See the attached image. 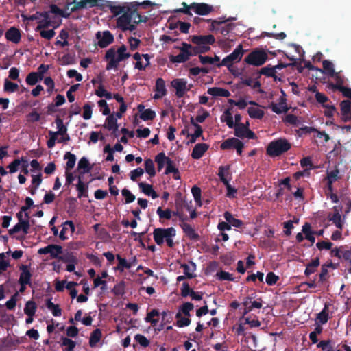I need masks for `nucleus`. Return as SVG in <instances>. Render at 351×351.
<instances>
[{
    "instance_id": "nucleus-15",
    "label": "nucleus",
    "mask_w": 351,
    "mask_h": 351,
    "mask_svg": "<svg viewBox=\"0 0 351 351\" xmlns=\"http://www.w3.org/2000/svg\"><path fill=\"white\" fill-rule=\"evenodd\" d=\"M180 226L185 235L191 241H198L200 239L199 235L195 232V229L187 223H182Z\"/></svg>"
},
{
    "instance_id": "nucleus-27",
    "label": "nucleus",
    "mask_w": 351,
    "mask_h": 351,
    "mask_svg": "<svg viewBox=\"0 0 351 351\" xmlns=\"http://www.w3.org/2000/svg\"><path fill=\"white\" fill-rule=\"evenodd\" d=\"M302 231L305 234L306 239L309 241L311 243V244L315 243V231L311 230V226L309 223L306 222L303 225Z\"/></svg>"
},
{
    "instance_id": "nucleus-4",
    "label": "nucleus",
    "mask_w": 351,
    "mask_h": 351,
    "mask_svg": "<svg viewBox=\"0 0 351 351\" xmlns=\"http://www.w3.org/2000/svg\"><path fill=\"white\" fill-rule=\"evenodd\" d=\"M176 230L173 227L157 228L153 231V238L158 245H162L169 237H175Z\"/></svg>"
},
{
    "instance_id": "nucleus-51",
    "label": "nucleus",
    "mask_w": 351,
    "mask_h": 351,
    "mask_svg": "<svg viewBox=\"0 0 351 351\" xmlns=\"http://www.w3.org/2000/svg\"><path fill=\"white\" fill-rule=\"evenodd\" d=\"M127 48L125 45H122L117 50L118 56L117 57L118 61H123L130 56V53L126 52Z\"/></svg>"
},
{
    "instance_id": "nucleus-6",
    "label": "nucleus",
    "mask_w": 351,
    "mask_h": 351,
    "mask_svg": "<svg viewBox=\"0 0 351 351\" xmlns=\"http://www.w3.org/2000/svg\"><path fill=\"white\" fill-rule=\"evenodd\" d=\"M96 38L97 39V45L101 48H105L114 42V36L109 31L106 30L102 32H97L96 34Z\"/></svg>"
},
{
    "instance_id": "nucleus-26",
    "label": "nucleus",
    "mask_w": 351,
    "mask_h": 351,
    "mask_svg": "<svg viewBox=\"0 0 351 351\" xmlns=\"http://www.w3.org/2000/svg\"><path fill=\"white\" fill-rule=\"evenodd\" d=\"M104 127L108 130L117 131L118 124L117 119L114 117V114H110L106 119Z\"/></svg>"
},
{
    "instance_id": "nucleus-52",
    "label": "nucleus",
    "mask_w": 351,
    "mask_h": 351,
    "mask_svg": "<svg viewBox=\"0 0 351 351\" xmlns=\"http://www.w3.org/2000/svg\"><path fill=\"white\" fill-rule=\"evenodd\" d=\"M3 89H4L5 92L14 93L18 90L19 86L16 83H14L8 80H5V83H4Z\"/></svg>"
},
{
    "instance_id": "nucleus-37",
    "label": "nucleus",
    "mask_w": 351,
    "mask_h": 351,
    "mask_svg": "<svg viewBox=\"0 0 351 351\" xmlns=\"http://www.w3.org/2000/svg\"><path fill=\"white\" fill-rule=\"evenodd\" d=\"M170 159L167 157L164 152L158 154L155 157V161L158 165V170L160 171L163 167L165 164H167V160Z\"/></svg>"
},
{
    "instance_id": "nucleus-61",
    "label": "nucleus",
    "mask_w": 351,
    "mask_h": 351,
    "mask_svg": "<svg viewBox=\"0 0 351 351\" xmlns=\"http://www.w3.org/2000/svg\"><path fill=\"white\" fill-rule=\"evenodd\" d=\"M109 7L111 12L114 16H118L121 14H123L124 12H125L127 10V6L109 5Z\"/></svg>"
},
{
    "instance_id": "nucleus-30",
    "label": "nucleus",
    "mask_w": 351,
    "mask_h": 351,
    "mask_svg": "<svg viewBox=\"0 0 351 351\" xmlns=\"http://www.w3.org/2000/svg\"><path fill=\"white\" fill-rule=\"evenodd\" d=\"M116 258L119 262L118 265L114 268L116 270L123 271L125 269H128L132 267V264H128L126 259L122 258L119 254L116 255Z\"/></svg>"
},
{
    "instance_id": "nucleus-36",
    "label": "nucleus",
    "mask_w": 351,
    "mask_h": 351,
    "mask_svg": "<svg viewBox=\"0 0 351 351\" xmlns=\"http://www.w3.org/2000/svg\"><path fill=\"white\" fill-rule=\"evenodd\" d=\"M37 306L34 301L29 300L27 301L25 304V306L24 308V313L27 316H34L36 311Z\"/></svg>"
},
{
    "instance_id": "nucleus-22",
    "label": "nucleus",
    "mask_w": 351,
    "mask_h": 351,
    "mask_svg": "<svg viewBox=\"0 0 351 351\" xmlns=\"http://www.w3.org/2000/svg\"><path fill=\"white\" fill-rule=\"evenodd\" d=\"M224 219L226 221L229 222L230 226H233L237 228H241L243 226V222L242 220L236 219L234 217L232 214L229 211H226L223 213Z\"/></svg>"
},
{
    "instance_id": "nucleus-54",
    "label": "nucleus",
    "mask_w": 351,
    "mask_h": 351,
    "mask_svg": "<svg viewBox=\"0 0 351 351\" xmlns=\"http://www.w3.org/2000/svg\"><path fill=\"white\" fill-rule=\"evenodd\" d=\"M194 308L193 304L191 302H187L184 303L180 309L179 312H181V313H183L186 317L190 316V311H192Z\"/></svg>"
},
{
    "instance_id": "nucleus-34",
    "label": "nucleus",
    "mask_w": 351,
    "mask_h": 351,
    "mask_svg": "<svg viewBox=\"0 0 351 351\" xmlns=\"http://www.w3.org/2000/svg\"><path fill=\"white\" fill-rule=\"evenodd\" d=\"M247 112L251 118L257 119H261L265 114V112L263 110L254 107H249L247 109Z\"/></svg>"
},
{
    "instance_id": "nucleus-59",
    "label": "nucleus",
    "mask_w": 351,
    "mask_h": 351,
    "mask_svg": "<svg viewBox=\"0 0 351 351\" xmlns=\"http://www.w3.org/2000/svg\"><path fill=\"white\" fill-rule=\"evenodd\" d=\"M330 77L335 78L336 81L335 84L331 85L334 89H338L339 86H343L344 77L341 75L340 73L335 72V75H332Z\"/></svg>"
},
{
    "instance_id": "nucleus-9",
    "label": "nucleus",
    "mask_w": 351,
    "mask_h": 351,
    "mask_svg": "<svg viewBox=\"0 0 351 351\" xmlns=\"http://www.w3.org/2000/svg\"><path fill=\"white\" fill-rule=\"evenodd\" d=\"M333 213L329 214L328 219L330 221H332L335 226L341 230L343 228V221L341 219V212L342 210L341 206H335L332 207Z\"/></svg>"
},
{
    "instance_id": "nucleus-17",
    "label": "nucleus",
    "mask_w": 351,
    "mask_h": 351,
    "mask_svg": "<svg viewBox=\"0 0 351 351\" xmlns=\"http://www.w3.org/2000/svg\"><path fill=\"white\" fill-rule=\"evenodd\" d=\"M5 38L14 43H19L21 38V32L16 27H12L8 29L5 34Z\"/></svg>"
},
{
    "instance_id": "nucleus-33",
    "label": "nucleus",
    "mask_w": 351,
    "mask_h": 351,
    "mask_svg": "<svg viewBox=\"0 0 351 351\" xmlns=\"http://www.w3.org/2000/svg\"><path fill=\"white\" fill-rule=\"evenodd\" d=\"M221 119V121L226 122L230 128H233L235 126L232 113L230 112V108H228L225 110Z\"/></svg>"
},
{
    "instance_id": "nucleus-23",
    "label": "nucleus",
    "mask_w": 351,
    "mask_h": 351,
    "mask_svg": "<svg viewBox=\"0 0 351 351\" xmlns=\"http://www.w3.org/2000/svg\"><path fill=\"white\" fill-rule=\"evenodd\" d=\"M132 20V15L129 14L128 10H126V11L117 19V25L118 27L122 29L123 27L127 26V25H129Z\"/></svg>"
},
{
    "instance_id": "nucleus-18",
    "label": "nucleus",
    "mask_w": 351,
    "mask_h": 351,
    "mask_svg": "<svg viewBox=\"0 0 351 351\" xmlns=\"http://www.w3.org/2000/svg\"><path fill=\"white\" fill-rule=\"evenodd\" d=\"M209 145L206 143H197L193 147L191 153V157L193 159H199L204 153L208 149Z\"/></svg>"
},
{
    "instance_id": "nucleus-29",
    "label": "nucleus",
    "mask_w": 351,
    "mask_h": 351,
    "mask_svg": "<svg viewBox=\"0 0 351 351\" xmlns=\"http://www.w3.org/2000/svg\"><path fill=\"white\" fill-rule=\"evenodd\" d=\"M46 306L50 310L55 317H59L62 315V310L58 304H55L52 302L51 299L47 300Z\"/></svg>"
},
{
    "instance_id": "nucleus-63",
    "label": "nucleus",
    "mask_w": 351,
    "mask_h": 351,
    "mask_svg": "<svg viewBox=\"0 0 351 351\" xmlns=\"http://www.w3.org/2000/svg\"><path fill=\"white\" fill-rule=\"evenodd\" d=\"M134 339L137 341L141 346L147 347L149 345V340L147 339L146 337L141 334H137L134 336Z\"/></svg>"
},
{
    "instance_id": "nucleus-10",
    "label": "nucleus",
    "mask_w": 351,
    "mask_h": 351,
    "mask_svg": "<svg viewBox=\"0 0 351 351\" xmlns=\"http://www.w3.org/2000/svg\"><path fill=\"white\" fill-rule=\"evenodd\" d=\"M193 10L198 15H208L213 11V7L205 3H192L191 4Z\"/></svg>"
},
{
    "instance_id": "nucleus-7",
    "label": "nucleus",
    "mask_w": 351,
    "mask_h": 351,
    "mask_svg": "<svg viewBox=\"0 0 351 351\" xmlns=\"http://www.w3.org/2000/svg\"><path fill=\"white\" fill-rule=\"evenodd\" d=\"M171 85L176 89V95L178 98L183 97L186 92L189 91V88H186V80L184 78L172 80Z\"/></svg>"
},
{
    "instance_id": "nucleus-3",
    "label": "nucleus",
    "mask_w": 351,
    "mask_h": 351,
    "mask_svg": "<svg viewBox=\"0 0 351 351\" xmlns=\"http://www.w3.org/2000/svg\"><path fill=\"white\" fill-rule=\"evenodd\" d=\"M244 52L242 45H239L230 54L225 57L221 62L218 63L217 66L220 68L222 66H225L230 71V67L232 66L233 62H239Z\"/></svg>"
},
{
    "instance_id": "nucleus-53",
    "label": "nucleus",
    "mask_w": 351,
    "mask_h": 351,
    "mask_svg": "<svg viewBox=\"0 0 351 351\" xmlns=\"http://www.w3.org/2000/svg\"><path fill=\"white\" fill-rule=\"evenodd\" d=\"M265 36L274 38L278 39V40H283L286 38L287 36L285 32L275 34V33H269L267 32H263L260 36V38H264Z\"/></svg>"
},
{
    "instance_id": "nucleus-64",
    "label": "nucleus",
    "mask_w": 351,
    "mask_h": 351,
    "mask_svg": "<svg viewBox=\"0 0 351 351\" xmlns=\"http://www.w3.org/2000/svg\"><path fill=\"white\" fill-rule=\"evenodd\" d=\"M121 193H122V195L125 197L126 204L132 203L136 199L135 196L130 192V190H128L127 189H123L121 191Z\"/></svg>"
},
{
    "instance_id": "nucleus-58",
    "label": "nucleus",
    "mask_w": 351,
    "mask_h": 351,
    "mask_svg": "<svg viewBox=\"0 0 351 351\" xmlns=\"http://www.w3.org/2000/svg\"><path fill=\"white\" fill-rule=\"evenodd\" d=\"M216 276L219 280L234 281V278L231 274L223 270L218 271Z\"/></svg>"
},
{
    "instance_id": "nucleus-2",
    "label": "nucleus",
    "mask_w": 351,
    "mask_h": 351,
    "mask_svg": "<svg viewBox=\"0 0 351 351\" xmlns=\"http://www.w3.org/2000/svg\"><path fill=\"white\" fill-rule=\"evenodd\" d=\"M268 60L267 53L261 49H254L244 58V62L254 66H261Z\"/></svg>"
},
{
    "instance_id": "nucleus-60",
    "label": "nucleus",
    "mask_w": 351,
    "mask_h": 351,
    "mask_svg": "<svg viewBox=\"0 0 351 351\" xmlns=\"http://www.w3.org/2000/svg\"><path fill=\"white\" fill-rule=\"evenodd\" d=\"M62 339V346H66V350L67 351H73L74 348L75 347V342L71 339H69L67 337H62L61 338Z\"/></svg>"
},
{
    "instance_id": "nucleus-57",
    "label": "nucleus",
    "mask_w": 351,
    "mask_h": 351,
    "mask_svg": "<svg viewBox=\"0 0 351 351\" xmlns=\"http://www.w3.org/2000/svg\"><path fill=\"white\" fill-rule=\"evenodd\" d=\"M156 213L160 219H165L169 220L171 218V210L169 208L163 210L161 207H158Z\"/></svg>"
},
{
    "instance_id": "nucleus-5",
    "label": "nucleus",
    "mask_w": 351,
    "mask_h": 351,
    "mask_svg": "<svg viewBox=\"0 0 351 351\" xmlns=\"http://www.w3.org/2000/svg\"><path fill=\"white\" fill-rule=\"evenodd\" d=\"M208 22H211V26L210 29L211 31L219 32L222 35L226 36L235 27L234 23H227L223 27H219L221 24L226 23V20H213L211 19L207 20Z\"/></svg>"
},
{
    "instance_id": "nucleus-40",
    "label": "nucleus",
    "mask_w": 351,
    "mask_h": 351,
    "mask_svg": "<svg viewBox=\"0 0 351 351\" xmlns=\"http://www.w3.org/2000/svg\"><path fill=\"white\" fill-rule=\"evenodd\" d=\"M317 347L321 348L323 351H335L331 340L320 341Z\"/></svg>"
},
{
    "instance_id": "nucleus-21",
    "label": "nucleus",
    "mask_w": 351,
    "mask_h": 351,
    "mask_svg": "<svg viewBox=\"0 0 351 351\" xmlns=\"http://www.w3.org/2000/svg\"><path fill=\"white\" fill-rule=\"evenodd\" d=\"M181 268L184 270V274L189 279L193 278L196 276L193 272L196 269V264L193 261H189L188 263H183L181 265Z\"/></svg>"
},
{
    "instance_id": "nucleus-44",
    "label": "nucleus",
    "mask_w": 351,
    "mask_h": 351,
    "mask_svg": "<svg viewBox=\"0 0 351 351\" xmlns=\"http://www.w3.org/2000/svg\"><path fill=\"white\" fill-rule=\"evenodd\" d=\"M176 317L178 319L176 322V326L178 327L182 328L188 326L191 324V319L189 317H182L181 312H178L176 313Z\"/></svg>"
},
{
    "instance_id": "nucleus-11",
    "label": "nucleus",
    "mask_w": 351,
    "mask_h": 351,
    "mask_svg": "<svg viewBox=\"0 0 351 351\" xmlns=\"http://www.w3.org/2000/svg\"><path fill=\"white\" fill-rule=\"evenodd\" d=\"M156 93L154 95V99H158L167 95V90L165 86V82L162 78H158L156 81L154 87Z\"/></svg>"
},
{
    "instance_id": "nucleus-14",
    "label": "nucleus",
    "mask_w": 351,
    "mask_h": 351,
    "mask_svg": "<svg viewBox=\"0 0 351 351\" xmlns=\"http://www.w3.org/2000/svg\"><path fill=\"white\" fill-rule=\"evenodd\" d=\"M140 4L133 5L131 4L130 6H127V10L129 14L132 15V20L134 23L138 24L141 22H146L147 18L146 16H142L137 11L136 6Z\"/></svg>"
},
{
    "instance_id": "nucleus-16",
    "label": "nucleus",
    "mask_w": 351,
    "mask_h": 351,
    "mask_svg": "<svg viewBox=\"0 0 351 351\" xmlns=\"http://www.w3.org/2000/svg\"><path fill=\"white\" fill-rule=\"evenodd\" d=\"M19 268L21 272L20 274L19 282H23L24 284H27L28 286L32 287V274L29 269V267L27 265H21Z\"/></svg>"
},
{
    "instance_id": "nucleus-8",
    "label": "nucleus",
    "mask_w": 351,
    "mask_h": 351,
    "mask_svg": "<svg viewBox=\"0 0 351 351\" xmlns=\"http://www.w3.org/2000/svg\"><path fill=\"white\" fill-rule=\"evenodd\" d=\"M189 40L195 45H210L214 44L215 42V38L212 34L193 35L189 37Z\"/></svg>"
},
{
    "instance_id": "nucleus-47",
    "label": "nucleus",
    "mask_w": 351,
    "mask_h": 351,
    "mask_svg": "<svg viewBox=\"0 0 351 351\" xmlns=\"http://www.w3.org/2000/svg\"><path fill=\"white\" fill-rule=\"evenodd\" d=\"M159 315L160 313L157 309H152L147 314L145 320L146 322L150 323L152 326H155L158 322V319H154V317L158 316Z\"/></svg>"
},
{
    "instance_id": "nucleus-39",
    "label": "nucleus",
    "mask_w": 351,
    "mask_h": 351,
    "mask_svg": "<svg viewBox=\"0 0 351 351\" xmlns=\"http://www.w3.org/2000/svg\"><path fill=\"white\" fill-rule=\"evenodd\" d=\"M42 80L39 75L36 72L29 73L26 77L25 82L28 85L34 86L38 82Z\"/></svg>"
},
{
    "instance_id": "nucleus-19",
    "label": "nucleus",
    "mask_w": 351,
    "mask_h": 351,
    "mask_svg": "<svg viewBox=\"0 0 351 351\" xmlns=\"http://www.w3.org/2000/svg\"><path fill=\"white\" fill-rule=\"evenodd\" d=\"M191 58L189 51H180L177 56H169V60L172 63H184Z\"/></svg>"
},
{
    "instance_id": "nucleus-50",
    "label": "nucleus",
    "mask_w": 351,
    "mask_h": 351,
    "mask_svg": "<svg viewBox=\"0 0 351 351\" xmlns=\"http://www.w3.org/2000/svg\"><path fill=\"white\" fill-rule=\"evenodd\" d=\"M77 190L78 191V197H81L82 196L86 197L88 187L81 180L80 178H79L78 183L77 184Z\"/></svg>"
},
{
    "instance_id": "nucleus-1",
    "label": "nucleus",
    "mask_w": 351,
    "mask_h": 351,
    "mask_svg": "<svg viewBox=\"0 0 351 351\" xmlns=\"http://www.w3.org/2000/svg\"><path fill=\"white\" fill-rule=\"evenodd\" d=\"M291 144L286 138H280L270 142L267 148L266 154L271 157L279 156L289 151Z\"/></svg>"
},
{
    "instance_id": "nucleus-45",
    "label": "nucleus",
    "mask_w": 351,
    "mask_h": 351,
    "mask_svg": "<svg viewBox=\"0 0 351 351\" xmlns=\"http://www.w3.org/2000/svg\"><path fill=\"white\" fill-rule=\"evenodd\" d=\"M78 169H83L82 173H88L90 171L91 167L90 166L88 159L85 157H82L78 162L77 165Z\"/></svg>"
},
{
    "instance_id": "nucleus-25",
    "label": "nucleus",
    "mask_w": 351,
    "mask_h": 351,
    "mask_svg": "<svg viewBox=\"0 0 351 351\" xmlns=\"http://www.w3.org/2000/svg\"><path fill=\"white\" fill-rule=\"evenodd\" d=\"M319 264L320 262L318 257L313 259L310 263L306 264V269L304 270V275L306 276H309L310 275L314 274L317 271Z\"/></svg>"
},
{
    "instance_id": "nucleus-38",
    "label": "nucleus",
    "mask_w": 351,
    "mask_h": 351,
    "mask_svg": "<svg viewBox=\"0 0 351 351\" xmlns=\"http://www.w3.org/2000/svg\"><path fill=\"white\" fill-rule=\"evenodd\" d=\"M258 73L259 75H263L266 77H274V73H276V71H275L274 66H272L271 64H268L266 66L261 68ZM259 77L260 75L257 77V78Z\"/></svg>"
},
{
    "instance_id": "nucleus-42",
    "label": "nucleus",
    "mask_w": 351,
    "mask_h": 351,
    "mask_svg": "<svg viewBox=\"0 0 351 351\" xmlns=\"http://www.w3.org/2000/svg\"><path fill=\"white\" fill-rule=\"evenodd\" d=\"M234 128V135L239 138H244L245 135V132L247 128V125H245L243 123L235 124Z\"/></svg>"
},
{
    "instance_id": "nucleus-28",
    "label": "nucleus",
    "mask_w": 351,
    "mask_h": 351,
    "mask_svg": "<svg viewBox=\"0 0 351 351\" xmlns=\"http://www.w3.org/2000/svg\"><path fill=\"white\" fill-rule=\"evenodd\" d=\"M102 337L101 331L100 329L97 328L94 330L90 336L89 345L91 348L96 346L97 343L101 340Z\"/></svg>"
},
{
    "instance_id": "nucleus-55",
    "label": "nucleus",
    "mask_w": 351,
    "mask_h": 351,
    "mask_svg": "<svg viewBox=\"0 0 351 351\" xmlns=\"http://www.w3.org/2000/svg\"><path fill=\"white\" fill-rule=\"evenodd\" d=\"M339 174V169L335 168L334 170L327 172V177L326 179L327 181H331V182L334 183L335 181L340 179Z\"/></svg>"
},
{
    "instance_id": "nucleus-41",
    "label": "nucleus",
    "mask_w": 351,
    "mask_h": 351,
    "mask_svg": "<svg viewBox=\"0 0 351 351\" xmlns=\"http://www.w3.org/2000/svg\"><path fill=\"white\" fill-rule=\"evenodd\" d=\"M324 72L328 76L335 75L333 64L327 60H325L322 62Z\"/></svg>"
},
{
    "instance_id": "nucleus-48",
    "label": "nucleus",
    "mask_w": 351,
    "mask_h": 351,
    "mask_svg": "<svg viewBox=\"0 0 351 351\" xmlns=\"http://www.w3.org/2000/svg\"><path fill=\"white\" fill-rule=\"evenodd\" d=\"M285 122L295 127H298L301 124V121L298 117L292 114L286 115Z\"/></svg>"
},
{
    "instance_id": "nucleus-35",
    "label": "nucleus",
    "mask_w": 351,
    "mask_h": 351,
    "mask_svg": "<svg viewBox=\"0 0 351 351\" xmlns=\"http://www.w3.org/2000/svg\"><path fill=\"white\" fill-rule=\"evenodd\" d=\"M64 159L67 160L66 164V171H70L71 169H73L75 165L76 162V157L75 154L67 152L64 156Z\"/></svg>"
},
{
    "instance_id": "nucleus-32",
    "label": "nucleus",
    "mask_w": 351,
    "mask_h": 351,
    "mask_svg": "<svg viewBox=\"0 0 351 351\" xmlns=\"http://www.w3.org/2000/svg\"><path fill=\"white\" fill-rule=\"evenodd\" d=\"M55 123L56 124L58 131L54 132V133H56L58 136H64V134H66L67 128L64 125L62 119L59 116H57L55 120Z\"/></svg>"
},
{
    "instance_id": "nucleus-43",
    "label": "nucleus",
    "mask_w": 351,
    "mask_h": 351,
    "mask_svg": "<svg viewBox=\"0 0 351 351\" xmlns=\"http://www.w3.org/2000/svg\"><path fill=\"white\" fill-rule=\"evenodd\" d=\"M156 117V112L150 108L144 110L140 114V118L146 121H152Z\"/></svg>"
},
{
    "instance_id": "nucleus-49",
    "label": "nucleus",
    "mask_w": 351,
    "mask_h": 351,
    "mask_svg": "<svg viewBox=\"0 0 351 351\" xmlns=\"http://www.w3.org/2000/svg\"><path fill=\"white\" fill-rule=\"evenodd\" d=\"M201 189L197 186H194L191 189V193L194 197V200L196 202V204L199 206H202V201H201Z\"/></svg>"
},
{
    "instance_id": "nucleus-24",
    "label": "nucleus",
    "mask_w": 351,
    "mask_h": 351,
    "mask_svg": "<svg viewBox=\"0 0 351 351\" xmlns=\"http://www.w3.org/2000/svg\"><path fill=\"white\" fill-rule=\"evenodd\" d=\"M208 94L214 97H228L230 96V93L228 90L220 87L209 88L207 90Z\"/></svg>"
},
{
    "instance_id": "nucleus-20",
    "label": "nucleus",
    "mask_w": 351,
    "mask_h": 351,
    "mask_svg": "<svg viewBox=\"0 0 351 351\" xmlns=\"http://www.w3.org/2000/svg\"><path fill=\"white\" fill-rule=\"evenodd\" d=\"M191 123L195 128V130L193 134H190V136H189L190 140L187 143V145H189L190 143H191V144L195 143L197 141V138L200 136H202V134H203V129H202V126L195 122L193 117H191Z\"/></svg>"
},
{
    "instance_id": "nucleus-62",
    "label": "nucleus",
    "mask_w": 351,
    "mask_h": 351,
    "mask_svg": "<svg viewBox=\"0 0 351 351\" xmlns=\"http://www.w3.org/2000/svg\"><path fill=\"white\" fill-rule=\"evenodd\" d=\"M278 280L279 277L272 271L269 272L266 276V283L268 285L272 286L276 285Z\"/></svg>"
},
{
    "instance_id": "nucleus-56",
    "label": "nucleus",
    "mask_w": 351,
    "mask_h": 351,
    "mask_svg": "<svg viewBox=\"0 0 351 351\" xmlns=\"http://www.w3.org/2000/svg\"><path fill=\"white\" fill-rule=\"evenodd\" d=\"M317 319L319 320L322 324H324L328 322V313L327 306H325L324 309L317 315Z\"/></svg>"
},
{
    "instance_id": "nucleus-13",
    "label": "nucleus",
    "mask_w": 351,
    "mask_h": 351,
    "mask_svg": "<svg viewBox=\"0 0 351 351\" xmlns=\"http://www.w3.org/2000/svg\"><path fill=\"white\" fill-rule=\"evenodd\" d=\"M341 112L343 122L351 121V101L350 100H343L340 103Z\"/></svg>"
},
{
    "instance_id": "nucleus-46",
    "label": "nucleus",
    "mask_w": 351,
    "mask_h": 351,
    "mask_svg": "<svg viewBox=\"0 0 351 351\" xmlns=\"http://www.w3.org/2000/svg\"><path fill=\"white\" fill-rule=\"evenodd\" d=\"M145 169L147 173L151 177H154L156 175L155 167L154 162L152 159L148 158L145 160Z\"/></svg>"
},
{
    "instance_id": "nucleus-12",
    "label": "nucleus",
    "mask_w": 351,
    "mask_h": 351,
    "mask_svg": "<svg viewBox=\"0 0 351 351\" xmlns=\"http://www.w3.org/2000/svg\"><path fill=\"white\" fill-rule=\"evenodd\" d=\"M116 51L114 48L112 47L109 49L105 55V58L107 60H109L106 69L110 70L112 69H116L118 66L119 63L120 61H118L117 58L115 57Z\"/></svg>"
},
{
    "instance_id": "nucleus-31",
    "label": "nucleus",
    "mask_w": 351,
    "mask_h": 351,
    "mask_svg": "<svg viewBox=\"0 0 351 351\" xmlns=\"http://www.w3.org/2000/svg\"><path fill=\"white\" fill-rule=\"evenodd\" d=\"M240 140L236 138H230L225 140L220 145V148L223 150L230 149L236 147V145Z\"/></svg>"
}]
</instances>
